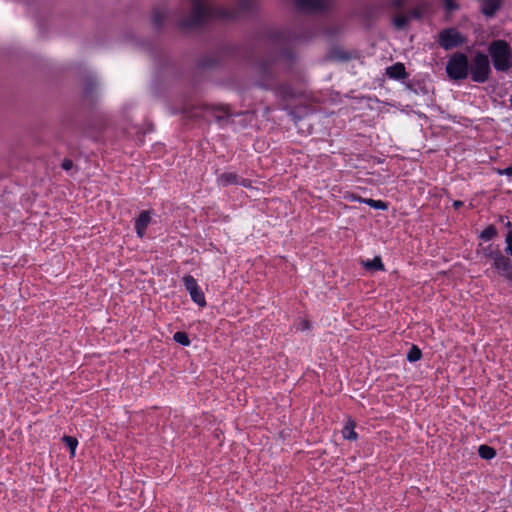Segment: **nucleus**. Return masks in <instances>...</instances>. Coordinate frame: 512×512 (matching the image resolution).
<instances>
[{"mask_svg":"<svg viewBox=\"0 0 512 512\" xmlns=\"http://www.w3.org/2000/svg\"><path fill=\"white\" fill-rule=\"evenodd\" d=\"M258 0H238L233 9L214 5L209 0H191L190 11L181 16L178 26L185 33L201 28L212 20L232 21L252 14Z\"/></svg>","mask_w":512,"mask_h":512,"instance_id":"1","label":"nucleus"},{"mask_svg":"<svg viewBox=\"0 0 512 512\" xmlns=\"http://www.w3.org/2000/svg\"><path fill=\"white\" fill-rule=\"evenodd\" d=\"M277 58L267 56L259 59L254 65L256 85L262 89L273 91L275 96L288 101L298 96V92L287 82L277 80Z\"/></svg>","mask_w":512,"mask_h":512,"instance_id":"2","label":"nucleus"},{"mask_svg":"<svg viewBox=\"0 0 512 512\" xmlns=\"http://www.w3.org/2000/svg\"><path fill=\"white\" fill-rule=\"evenodd\" d=\"M488 53L496 71L507 72L512 68V49L506 41H492L488 46Z\"/></svg>","mask_w":512,"mask_h":512,"instance_id":"3","label":"nucleus"},{"mask_svg":"<svg viewBox=\"0 0 512 512\" xmlns=\"http://www.w3.org/2000/svg\"><path fill=\"white\" fill-rule=\"evenodd\" d=\"M469 74L472 81L485 83L491 74L489 56L482 52H477L472 62L469 63Z\"/></svg>","mask_w":512,"mask_h":512,"instance_id":"4","label":"nucleus"},{"mask_svg":"<svg viewBox=\"0 0 512 512\" xmlns=\"http://www.w3.org/2000/svg\"><path fill=\"white\" fill-rule=\"evenodd\" d=\"M447 75L453 80H463L469 75L468 57L461 52L453 54L446 65Z\"/></svg>","mask_w":512,"mask_h":512,"instance_id":"5","label":"nucleus"},{"mask_svg":"<svg viewBox=\"0 0 512 512\" xmlns=\"http://www.w3.org/2000/svg\"><path fill=\"white\" fill-rule=\"evenodd\" d=\"M271 43L279 53L280 58L286 60L293 59L294 54L291 50L292 43L295 39L286 32L276 31L270 35Z\"/></svg>","mask_w":512,"mask_h":512,"instance_id":"6","label":"nucleus"},{"mask_svg":"<svg viewBox=\"0 0 512 512\" xmlns=\"http://www.w3.org/2000/svg\"><path fill=\"white\" fill-rule=\"evenodd\" d=\"M487 258L492 260V267L501 277L512 281V262L508 256L503 254L499 249H496L495 251H490V253L487 254Z\"/></svg>","mask_w":512,"mask_h":512,"instance_id":"7","label":"nucleus"},{"mask_svg":"<svg viewBox=\"0 0 512 512\" xmlns=\"http://www.w3.org/2000/svg\"><path fill=\"white\" fill-rule=\"evenodd\" d=\"M204 115L213 117L218 123L225 124L235 114L231 112L230 107L222 104H204L202 105Z\"/></svg>","mask_w":512,"mask_h":512,"instance_id":"8","label":"nucleus"},{"mask_svg":"<svg viewBox=\"0 0 512 512\" xmlns=\"http://www.w3.org/2000/svg\"><path fill=\"white\" fill-rule=\"evenodd\" d=\"M465 39L455 28L444 29L439 33V45L450 50L464 43Z\"/></svg>","mask_w":512,"mask_h":512,"instance_id":"9","label":"nucleus"},{"mask_svg":"<svg viewBox=\"0 0 512 512\" xmlns=\"http://www.w3.org/2000/svg\"><path fill=\"white\" fill-rule=\"evenodd\" d=\"M296 6L305 12H321L328 8L329 0H294Z\"/></svg>","mask_w":512,"mask_h":512,"instance_id":"10","label":"nucleus"},{"mask_svg":"<svg viewBox=\"0 0 512 512\" xmlns=\"http://www.w3.org/2000/svg\"><path fill=\"white\" fill-rule=\"evenodd\" d=\"M151 223V211L144 210L141 211L139 216L135 220V231L139 238H143L145 236V232L149 224Z\"/></svg>","mask_w":512,"mask_h":512,"instance_id":"11","label":"nucleus"},{"mask_svg":"<svg viewBox=\"0 0 512 512\" xmlns=\"http://www.w3.org/2000/svg\"><path fill=\"white\" fill-rule=\"evenodd\" d=\"M386 75L390 79L401 80L407 77L405 66L403 63H395L386 68Z\"/></svg>","mask_w":512,"mask_h":512,"instance_id":"12","label":"nucleus"},{"mask_svg":"<svg viewBox=\"0 0 512 512\" xmlns=\"http://www.w3.org/2000/svg\"><path fill=\"white\" fill-rule=\"evenodd\" d=\"M218 182L223 186L239 184L245 186V180L239 179L235 173H223L218 177Z\"/></svg>","mask_w":512,"mask_h":512,"instance_id":"13","label":"nucleus"},{"mask_svg":"<svg viewBox=\"0 0 512 512\" xmlns=\"http://www.w3.org/2000/svg\"><path fill=\"white\" fill-rule=\"evenodd\" d=\"M481 1V9L483 14L486 16H493L496 10L500 6L499 0H480Z\"/></svg>","mask_w":512,"mask_h":512,"instance_id":"14","label":"nucleus"},{"mask_svg":"<svg viewBox=\"0 0 512 512\" xmlns=\"http://www.w3.org/2000/svg\"><path fill=\"white\" fill-rule=\"evenodd\" d=\"M166 18H167V13L164 9L156 8L153 10L152 22L156 28L162 27Z\"/></svg>","mask_w":512,"mask_h":512,"instance_id":"15","label":"nucleus"},{"mask_svg":"<svg viewBox=\"0 0 512 512\" xmlns=\"http://www.w3.org/2000/svg\"><path fill=\"white\" fill-rule=\"evenodd\" d=\"M355 423L351 420L348 421V423L343 427L342 429V435L344 439L347 440H356L358 435L354 431Z\"/></svg>","mask_w":512,"mask_h":512,"instance_id":"16","label":"nucleus"},{"mask_svg":"<svg viewBox=\"0 0 512 512\" xmlns=\"http://www.w3.org/2000/svg\"><path fill=\"white\" fill-rule=\"evenodd\" d=\"M363 265L367 270L370 271L384 270L382 259L379 256L374 257L372 260L363 262Z\"/></svg>","mask_w":512,"mask_h":512,"instance_id":"17","label":"nucleus"},{"mask_svg":"<svg viewBox=\"0 0 512 512\" xmlns=\"http://www.w3.org/2000/svg\"><path fill=\"white\" fill-rule=\"evenodd\" d=\"M189 295L194 303L197 305L204 307L206 305V300L203 291L198 286L195 290L189 292Z\"/></svg>","mask_w":512,"mask_h":512,"instance_id":"18","label":"nucleus"},{"mask_svg":"<svg viewBox=\"0 0 512 512\" xmlns=\"http://www.w3.org/2000/svg\"><path fill=\"white\" fill-rule=\"evenodd\" d=\"M478 453L481 458L485 460H491L496 456V451L494 448L488 445H480L478 448Z\"/></svg>","mask_w":512,"mask_h":512,"instance_id":"19","label":"nucleus"},{"mask_svg":"<svg viewBox=\"0 0 512 512\" xmlns=\"http://www.w3.org/2000/svg\"><path fill=\"white\" fill-rule=\"evenodd\" d=\"M358 200L361 203H365L374 209L386 210L388 208V204L382 200H374V199H369V198H366V199L359 198Z\"/></svg>","mask_w":512,"mask_h":512,"instance_id":"20","label":"nucleus"},{"mask_svg":"<svg viewBox=\"0 0 512 512\" xmlns=\"http://www.w3.org/2000/svg\"><path fill=\"white\" fill-rule=\"evenodd\" d=\"M497 236V230L493 225L486 227L480 234L483 241H490Z\"/></svg>","mask_w":512,"mask_h":512,"instance_id":"21","label":"nucleus"},{"mask_svg":"<svg viewBox=\"0 0 512 512\" xmlns=\"http://www.w3.org/2000/svg\"><path fill=\"white\" fill-rule=\"evenodd\" d=\"M183 285L188 292L195 290L199 285L196 279L191 275H185L182 278Z\"/></svg>","mask_w":512,"mask_h":512,"instance_id":"22","label":"nucleus"},{"mask_svg":"<svg viewBox=\"0 0 512 512\" xmlns=\"http://www.w3.org/2000/svg\"><path fill=\"white\" fill-rule=\"evenodd\" d=\"M422 357V352L421 350L418 348V346L416 345H413L409 352L407 353V360L411 363L413 362H416L418 360H420Z\"/></svg>","mask_w":512,"mask_h":512,"instance_id":"23","label":"nucleus"},{"mask_svg":"<svg viewBox=\"0 0 512 512\" xmlns=\"http://www.w3.org/2000/svg\"><path fill=\"white\" fill-rule=\"evenodd\" d=\"M173 339L175 342H177L178 344L183 345V346H189L191 343L188 335L182 331L176 332L173 335Z\"/></svg>","mask_w":512,"mask_h":512,"instance_id":"24","label":"nucleus"},{"mask_svg":"<svg viewBox=\"0 0 512 512\" xmlns=\"http://www.w3.org/2000/svg\"><path fill=\"white\" fill-rule=\"evenodd\" d=\"M62 440L68 446V448L70 450L71 456L74 457L75 456V451H76V448H77V445H78L77 439L74 438V437H71V436H64L62 438Z\"/></svg>","mask_w":512,"mask_h":512,"instance_id":"25","label":"nucleus"},{"mask_svg":"<svg viewBox=\"0 0 512 512\" xmlns=\"http://www.w3.org/2000/svg\"><path fill=\"white\" fill-rule=\"evenodd\" d=\"M393 22H394V25L396 28L404 29L409 22V17L401 14V15L396 16L394 18Z\"/></svg>","mask_w":512,"mask_h":512,"instance_id":"26","label":"nucleus"},{"mask_svg":"<svg viewBox=\"0 0 512 512\" xmlns=\"http://www.w3.org/2000/svg\"><path fill=\"white\" fill-rule=\"evenodd\" d=\"M505 253L512 257V229L507 233L505 237Z\"/></svg>","mask_w":512,"mask_h":512,"instance_id":"27","label":"nucleus"},{"mask_svg":"<svg viewBox=\"0 0 512 512\" xmlns=\"http://www.w3.org/2000/svg\"><path fill=\"white\" fill-rule=\"evenodd\" d=\"M97 86V81L94 78L88 79V81L85 84V92L86 94H91L94 90V87Z\"/></svg>","mask_w":512,"mask_h":512,"instance_id":"28","label":"nucleus"},{"mask_svg":"<svg viewBox=\"0 0 512 512\" xmlns=\"http://www.w3.org/2000/svg\"><path fill=\"white\" fill-rule=\"evenodd\" d=\"M405 1L406 0H390L389 5L393 9H400L404 5Z\"/></svg>","mask_w":512,"mask_h":512,"instance_id":"29","label":"nucleus"},{"mask_svg":"<svg viewBox=\"0 0 512 512\" xmlns=\"http://www.w3.org/2000/svg\"><path fill=\"white\" fill-rule=\"evenodd\" d=\"M309 328H310V323L306 320H301L297 325V329L301 330V331L308 330Z\"/></svg>","mask_w":512,"mask_h":512,"instance_id":"30","label":"nucleus"},{"mask_svg":"<svg viewBox=\"0 0 512 512\" xmlns=\"http://www.w3.org/2000/svg\"><path fill=\"white\" fill-rule=\"evenodd\" d=\"M61 166L64 170L69 171L73 167V162L70 159H64Z\"/></svg>","mask_w":512,"mask_h":512,"instance_id":"31","label":"nucleus"},{"mask_svg":"<svg viewBox=\"0 0 512 512\" xmlns=\"http://www.w3.org/2000/svg\"><path fill=\"white\" fill-rule=\"evenodd\" d=\"M445 8L448 11H452L457 8V6L454 3V0H444Z\"/></svg>","mask_w":512,"mask_h":512,"instance_id":"32","label":"nucleus"},{"mask_svg":"<svg viewBox=\"0 0 512 512\" xmlns=\"http://www.w3.org/2000/svg\"><path fill=\"white\" fill-rule=\"evenodd\" d=\"M500 222L503 223L505 227L509 228L511 226V222L507 219V217L501 216Z\"/></svg>","mask_w":512,"mask_h":512,"instance_id":"33","label":"nucleus"},{"mask_svg":"<svg viewBox=\"0 0 512 512\" xmlns=\"http://www.w3.org/2000/svg\"><path fill=\"white\" fill-rule=\"evenodd\" d=\"M500 174L512 176V166L505 168L503 171L500 172Z\"/></svg>","mask_w":512,"mask_h":512,"instance_id":"34","label":"nucleus"},{"mask_svg":"<svg viewBox=\"0 0 512 512\" xmlns=\"http://www.w3.org/2000/svg\"><path fill=\"white\" fill-rule=\"evenodd\" d=\"M495 250L496 249H493L492 246H488L487 248L484 249V254L487 257V254H489L490 251H495Z\"/></svg>","mask_w":512,"mask_h":512,"instance_id":"35","label":"nucleus"},{"mask_svg":"<svg viewBox=\"0 0 512 512\" xmlns=\"http://www.w3.org/2000/svg\"><path fill=\"white\" fill-rule=\"evenodd\" d=\"M462 205H463V203H462L461 201H459V200H457V201H455V202L453 203V206H454L456 209H458V208H459V207H461Z\"/></svg>","mask_w":512,"mask_h":512,"instance_id":"36","label":"nucleus"},{"mask_svg":"<svg viewBox=\"0 0 512 512\" xmlns=\"http://www.w3.org/2000/svg\"><path fill=\"white\" fill-rule=\"evenodd\" d=\"M413 16L418 17V14L416 12H413Z\"/></svg>","mask_w":512,"mask_h":512,"instance_id":"37","label":"nucleus"}]
</instances>
